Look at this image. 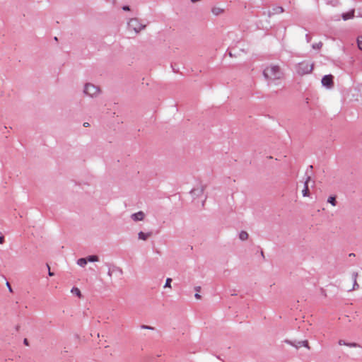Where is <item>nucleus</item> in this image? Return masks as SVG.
Wrapping results in <instances>:
<instances>
[{
	"mask_svg": "<svg viewBox=\"0 0 362 362\" xmlns=\"http://www.w3.org/2000/svg\"><path fill=\"white\" fill-rule=\"evenodd\" d=\"M171 282H172V279L170 278H168L166 279V282H165L164 287L165 288H171Z\"/></svg>",
	"mask_w": 362,
	"mask_h": 362,
	"instance_id": "17",
	"label": "nucleus"
},
{
	"mask_svg": "<svg viewBox=\"0 0 362 362\" xmlns=\"http://www.w3.org/2000/svg\"><path fill=\"white\" fill-rule=\"evenodd\" d=\"M192 2L195 3V2H198L200 0H191Z\"/></svg>",
	"mask_w": 362,
	"mask_h": 362,
	"instance_id": "29",
	"label": "nucleus"
},
{
	"mask_svg": "<svg viewBox=\"0 0 362 362\" xmlns=\"http://www.w3.org/2000/svg\"><path fill=\"white\" fill-rule=\"evenodd\" d=\"M49 275L52 276L54 275V274L52 272H51L50 271H49Z\"/></svg>",
	"mask_w": 362,
	"mask_h": 362,
	"instance_id": "27",
	"label": "nucleus"
},
{
	"mask_svg": "<svg viewBox=\"0 0 362 362\" xmlns=\"http://www.w3.org/2000/svg\"><path fill=\"white\" fill-rule=\"evenodd\" d=\"M128 27L137 33L145 28V25L140 23L136 18H132L128 23Z\"/></svg>",
	"mask_w": 362,
	"mask_h": 362,
	"instance_id": "3",
	"label": "nucleus"
},
{
	"mask_svg": "<svg viewBox=\"0 0 362 362\" xmlns=\"http://www.w3.org/2000/svg\"><path fill=\"white\" fill-rule=\"evenodd\" d=\"M123 8V10H124V11H129V6H123V8Z\"/></svg>",
	"mask_w": 362,
	"mask_h": 362,
	"instance_id": "22",
	"label": "nucleus"
},
{
	"mask_svg": "<svg viewBox=\"0 0 362 362\" xmlns=\"http://www.w3.org/2000/svg\"><path fill=\"white\" fill-rule=\"evenodd\" d=\"M322 83L324 86L329 88L333 87V76L330 74L325 76L322 79Z\"/></svg>",
	"mask_w": 362,
	"mask_h": 362,
	"instance_id": "5",
	"label": "nucleus"
},
{
	"mask_svg": "<svg viewBox=\"0 0 362 362\" xmlns=\"http://www.w3.org/2000/svg\"><path fill=\"white\" fill-rule=\"evenodd\" d=\"M314 64L307 61L300 62L296 66V72L300 76L309 74L313 69Z\"/></svg>",
	"mask_w": 362,
	"mask_h": 362,
	"instance_id": "2",
	"label": "nucleus"
},
{
	"mask_svg": "<svg viewBox=\"0 0 362 362\" xmlns=\"http://www.w3.org/2000/svg\"><path fill=\"white\" fill-rule=\"evenodd\" d=\"M200 288H200L199 286H198V287H196V288H195V289H196V291H197V292H199V291H200Z\"/></svg>",
	"mask_w": 362,
	"mask_h": 362,
	"instance_id": "26",
	"label": "nucleus"
},
{
	"mask_svg": "<svg viewBox=\"0 0 362 362\" xmlns=\"http://www.w3.org/2000/svg\"><path fill=\"white\" fill-rule=\"evenodd\" d=\"M24 344H25V345H27V346L28 345V339H24Z\"/></svg>",
	"mask_w": 362,
	"mask_h": 362,
	"instance_id": "25",
	"label": "nucleus"
},
{
	"mask_svg": "<svg viewBox=\"0 0 362 362\" xmlns=\"http://www.w3.org/2000/svg\"><path fill=\"white\" fill-rule=\"evenodd\" d=\"M357 276H358V274L357 273L354 274V289L358 288V284L356 282Z\"/></svg>",
	"mask_w": 362,
	"mask_h": 362,
	"instance_id": "19",
	"label": "nucleus"
},
{
	"mask_svg": "<svg viewBox=\"0 0 362 362\" xmlns=\"http://www.w3.org/2000/svg\"><path fill=\"white\" fill-rule=\"evenodd\" d=\"M87 259V262H98V257L96 255H91L89 256Z\"/></svg>",
	"mask_w": 362,
	"mask_h": 362,
	"instance_id": "15",
	"label": "nucleus"
},
{
	"mask_svg": "<svg viewBox=\"0 0 362 362\" xmlns=\"http://www.w3.org/2000/svg\"><path fill=\"white\" fill-rule=\"evenodd\" d=\"M354 16V11H351L349 12L345 13L342 15V18L344 21L352 18Z\"/></svg>",
	"mask_w": 362,
	"mask_h": 362,
	"instance_id": "10",
	"label": "nucleus"
},
{
	"mask_svg": "<svg viewBox=\"0 0 362 362\" xmlns=\"http://www.w3.org/2000/svg\"><path fill=\"white\" fill-rule=\"evenodd\" d=\"M327 202L331 204L333 206H335L337 204L336 199L334 197H329L327 199Z\"/></svg>",
	"mask_w": 362,
	"mask_h": 362,
	"instance_id": "14",
	"label": "nucleus"
},
{
	"mask_svg": "<svg viewBox=\"0 0 362 362\" xmlns=\"http://www.w3.org/2000/svg\"><path fill=\"white\" fill-rule=\"evenodd\" d=\"M263 76L265 79L273 83L282 79L284 78V72L279 65L271 64L264 68Z\"/></svg>",
	"mask_w": 362,
	"mask_h": 362,
	"instance_id": "1",
	"label": "nucleus"
},
{
	"mask_svg": "<svg viewBox=\"0 0 362 362\" xmlns=\"http://www.w3.org/2000/svg\"><path fill=\"white\" fill-rule=\"evenodd\" d=\"M151 235V233H145L144 232L139 233V238L142 240H147Z\"/></svg>",
	"mask_w": 362,
	"mask_h": 362,
	"instance_id": "11",
	"label": "nucleus"
},
{
	"mask_svg": "<svg viewBox=\"0 0 362 362\" xmlns=\"http://www.w3.org/2000/svg\"><path fill=\"white\" fill-rule=\"evenodd\" d=\"M300 346H303L308 349H310L308 341L307 340L303 341L300 342Z\"/></svg>",
	"mask_w": 362,
	"mask_h": 362,
	"instance_id": "20",
	"label": "nucleus"
},
{
	"mask_svg": "<svg viewBox=\"0 0 362 362\" xmlns=\"http://www.w3.org/2000/svg\"><path fill=\"white\" fill-rule=\"evenodd\" d=\"M357 42L358 48L362 50V36L358 37Z\"/></svg>",
	"mask_w": 362,
	"mask_h": 362,
	"instance_id": "18",
	"label": "nucleus"
},
{
	"mask_svg": "<svg viewBox=\"0 0 362 362\" xmlns=\"http://www.w3.org/2000/svg\"><path fill=\"white\" fill-rule=\"evenodd\" d=\"M89 125H90V124H89V123H88V122H85V123H83V126H84V127H89Z\"/></svg>",
	"mask_w": 362,
	"mask_h": 362,
	"instance_id": "24",
	"label": "nucleus"
},
{
	"mask_svg": "<svg viewBox=\"0 0 362 362\" xmlns=\"http://www.w3.org/2000/svg\"><path fill=\"white\" fill-rule=\"evenodd\" d=\"M145 327V328L150 329V327H148V326H146V327Z\"/></svg>",
	"mask_w": 362,
	"mask_h": 362,
	"instance_id": "30",
	"label": "nucleus"
},
{
	"mask_svg": "<svg viewBox=\"0 0 362 362\" xmlns=\"http://www.w3.org/2000/svg\"><path fill=\"white\" fill-rule=\"evenodd\" d=\"M78 264L81 267H84L87 264L86 258H81L77 262Z\"/></svg>",
	"mask_w": 362,
	"mask_h": 362,
	"instance_id": "13",
	"label": "nucleus"
},
{
	"mask_svg": "<svg viewBox=\"0 0 362 362\" xmlns=\"http://www.w3.org/2000/svg\"><path fill=\"white\" fill-rule=\"evenodd\" d=\"M7 286H8V288H9V289H10V291H11V286H10V285H9V284H8V283H7Z\"/></svg>",
	"mask_w": 362,
	"mask_h": 362,
	"instance_id": "28",
	"label": "nucleus"
},
{
	"mask_svg": "<svg viewBox=\"0 0 362 362\" xmlns=\"http://www.w3.org/2000/svg\"><path fill=\"white\" fill-rule=\"evenodd\" d=\"M84 93L86 95H90V97H95L99 94L100 89L98 87L93 84L88 83L85 86Z\"/></svg>",
	"mask_w": 362,
	"mask_h": 362,
	"instance_id": "4",
	"label": "nucleus"
},
{
	"mask_svg": "<svg viewBox=\"0 0 362 362\" xmlns=\"http://www.w3.org/2000/svg\"><path fill=\"white\" fill-rule=\"evenodd\" d=\"M195 298H196L197 299H200V298H201V296H200L199 294H198V293H196V294H195Z\"/></svg>",
	"mask_w": 362,
	"mask_h": 362,
	"instance_id": "23",
	"label": "nucleus"
},
{
	"mask_svg": "<svg viewBox=\"0 0 362 362\" xmlns=\"http://www.w3.org/2000/svg\"><path fill=\"white\" fill-rule=\"evenodd\" d=\"M310 177H308L307 180H306L305 182V187H304V189L302 191L303 195L304 197H308L309 195V189H308V183L310 181Z\"/></svg>",
	"mask_w": 362,
	"mask_h": 362,
	"instance_id": "8",
	"label": "nucleus"
},
{
	"mask_svg": "<svg viewBox=\"0 0 362 362\" xmlns=\"http://www.w3.org/2000/svg\"><path fill=\"white\" fill-rule=\"evenodd\" d=\"M4 236H0V244L4 243Z\"/></svg>",
	"mask_w": 362,
	"mask_h": 362,
	"instance_id": "21",
	"label": "nucleus"
},
{
	"mask_svg": "<svg viewBox=\"0 0 362 362\" xmlns=\"http://www.w3.org/2000/svg\"><path fill=\"white\" fill-rule=\"evenodd\" d=\"M239 238L242 240H245L248 238V233L245 231H242L239 235Z\"/></svg>",
	"mask_w": 362,
	"mask_h": 362,
	"instance_id": "12",
	"label": "nucleus"
},
{
	"mask_svg": "<svg viewBox=\"0 0 362 362\" xmlns=\"http://www.w3.org/2000/svg\"><path fill=\"white\" fill-rule=\"evenodd\" d=\"M71 292L74 294H76L77 296H78L79 298L81 297V291L78 288H73L71 289Z\"/></svg>",
	"mask_w": 362,
	"mask_h": 362,
	"instance_id": "16",
	"label": "nucleus"
},
{
	"mask_svg": "<svg viewBox=\"0 0 362 362\" xmlns=\"http://www.w3.org/2000/svg\"><path fill=\"white\" fill-rule=\"evenodd\" d=\"M144 214L142 211H139L136 214H132V217L134 219V221H142L144 218Z\"/></svg>",
	"mask_w": 362,
	"mask_h": 362,
	"instance_id": "7",
	"label": "nucleus"
},
{
	"mask_svg": "<svg viewBox=\"0 0 362 362\" xmlns=\"http://www.w3.org/2000/svg\"><path fill=\"white\" fill-rule=\"evenodd\" d=\"M339 346H348L349 347H358V345L356 343H346L345 341L340 339L338 341Z\"/></svg>",
	"mask_w": 362,
	"mask_h": 362,
	"instance_id": "9",
	"label": "nucleus"
},
{
	"mask_svg": "<svg viewBox=\"0 0 362 362\" xmlns=\"http://www.w3.org/2000/svg\"><path fill=\"white\" fill-rule=\"evenodd\" d=\"M211 12L214 16H220L224 13V8L215 6L211 8Z\"/></svg>",
	"mask_w": 362,
	"mask_h": 362,
	"instance_id": "6",
	"label": "nucleus"
}]
</instances>
